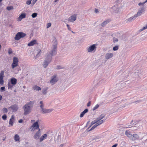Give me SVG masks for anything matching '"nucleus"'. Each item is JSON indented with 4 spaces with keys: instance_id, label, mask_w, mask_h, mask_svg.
<instances>
[{
    "instance_id": "nucleus-1",
    "label": "nucleus",
    "mask_w": 147,
    "mask_h": 147,
    "mask_svg": "<svg viewBox=\"0 0 147 147\" xmlns=\"http://www.w3.org/2000/svg\"><path fill=\"white\" fill-rule=\"evenodd\" d=\"M34 104L33 101H30L26 104L23 107L24 115H26L30 113L32 111Z\"/></svg>"
},
{
    "instance_id": "nucleus-2",
    "label": "nucleus",
    "mask_w": 147,
    "mask_h": 147,
    "mask_svg": "<svg viewBox=\"0 0 147 147\" xmlns=\"http://www.w3.org/2000/svg\"><path fill=\"white\" fill-rule=\"evenodd\" d=\"M52 44V50L48 53H49L51 55H55L56 54V49L57 48V39L55 37L53 38V40L51 43Z\"/></svg>"
},
{
    "instance_id": "nucleus-3",
    "label": "nucleus",
    "mask_w": 147,
    "mask_h": 147,
    "mask_svg": "<svg viewBox=\"0 0 147 147\" xmlns=\"http://www.w3.org/2000/svg\"><path fill=\"white\" fill-rule=\"evenodd\" d=\"M49 53H47L45 55V58L42 64V66L45 68H46L49 64L51 61L52 56Z\"/></svg>"
},
{
    "instance_id": "nucleus-4",
    "label": "nucleus",
    "mask_w": 147,
    "mask_h": 147,
    "mask_svg": "<svg viewBox=\"0 0 147 147\" xmlns=\"http://www.w3.org/2000/svg\"><path fill=\"white\" fill-rule=\"evenodd\" d=\"M38 120H37V121L34 122L30 127V129L31 131H34L36 129H38V130H40L38 123Z\"/></svg>"
},
{
    "instance_id": "nucleus-5",
    "label": "nucleus",
    "mask_w": 147,
    "mask_h": 147,
    "mask_svg": "<svg viewBox=\"0 0 147 147\" xmlns=\"http://www.w3.org/2000/svg\"><path fill=\"white\" fill-rule=\"evenodd\" d=\"M26 35V34L23 32H18L16 35L14 39L15 40H19L21 38L24 37Z\"/></svg>"
},
{
    "instance_id": "nucleus-6",
    "label": "nucleus",
    "mask_w": 147,
    "mask_h": 147,
    "mask_svg": "<svg viewBox=\"0 0 147 147\" xmlns=\"http://www.w3.org/2000/svg\"><path fill=\"white\" fill-rule=\"evenodd\" d=\"M18 57H14L13 59V63L11 64V67L13 69L18 65Z\"/></svg>"
},
{
    "instance_id": "nucleus-7",
    "label": "nucleus",
    "mask_w": 147,
    "mask_h": 147,
    "mask_svg": "<svg viewBox=\"0 0 147 147\" xmlns=\"http://www.w3.org/2000/svg\"><path fill=\"white\" fill-rule=\"evenodd\" d=\"M96 45L94 44L88 46L87 48V51L89 53H91L95 51L96 49Z\"/></svg>"
},
{
    "instance_id": "nucleus-8",
    "label": "nucleus",
    "mask_w": 147,
    "mask_h": 147,
    "mask_svg": "<svg viewBox=\"0 0 147 147\" xmlns=\"http://www.w3.org/2000/svg\"><path fill=\"white\" fill-rule=\"evenodd\" d=\"M58 80V78L56 75H53L51 78L50 81V83L52 85H53L55 84Z\"/></svg>"
},
{
    "instance_id": "nucleus-9",
    "label": "nucleus",
    "mask_w": 147,
    "mask_h": 147,
    "mask_svg": "<svg viewBox=\"0 0 147 147\" xmlns=\"http://www.w3.org/2000/svg\"><path fill=\"white\" fill-rule=\"evenodd\" d=\"M41 135V133L40 130H38L34 134L33 136L34 139L36 140L39 139Z\"/></svg>"
},
{
    "instance_id": "nucleus-10",
    "label": "nucleus",
    "mask_w": 147,
    "mask_h": 147,
    "mask_svg": "<svg viewBox=\"0 0 147 147\" xmlns=\"http://www.w3.org/2000/svg\"><path fill=\"white\" fill-rule=\"evenodd\" d=\"M4 76V71H1L0 73V84L1 85H3V84Z\"/></svg>"
},
{
    "instance_id": "nucleus-11",
    "label": "nucleus",
    "mask_w": 147,
    "mask_h": 147,
    "mask_svg": "<svg viewBox=\"0 0 147 147\" xmlns=\"http://www.w3.org/2000/svg\"><path fill=\"white\" fill-rule=\"evenodd\" d=\"M103 120H98V119H96L91 122L92 124H94L95 123H96L98 125L102 124L104 122Z\"/></svg>"
},
{
    "instance_id": "nucleus-12",
    "label": "nucleus",
    "mask_w": 147,
    "mask_h": 147,
    "mask_svg": "<svg viewBox=\"0 0 147 147\" xmlns=\"http://www.w3.org/2000/svg\"><path fill=\"white\" fill-rule=\"evenodd\" d=\"M144 8L143 7L139 9L138 10L137 13L135 14L136 17H138L141 16L144 12Z\"/></svg>"
},
{
    "instance_id": "nucleus-13",
    "label": "nucleus",
    "mask_w": 147,
    "mask_h": 147,
    "mask_svg": "<svg viewBox=\"0 0 147 147\" xmlns=\"http://www.w3.org/2000/svg\"><path fill=\"white\" fill-rule=\"evenodd\" d=\"M53 110V109H46L45 108H44L42 110H41V111L43 114H46L51 113Z\"/></svg>"
},
{
    "instance_id": "nucleus-14",
    "label": "nucleus",
    "mask_w": 147,
    "mask_h": 147,
    "mask_svg": "<svg viewBox=\"0 0 147 147\" xmlns=\"http://www.w3.org/2000/svg\"><path fill=\"white\" fill-rule=\"evenodd\" d=\"M113 56V54L111 53H107L105 55V59L108 60L111 58Z\"/></svg>"
},
{
    "instance_id": "nucleus-15",
    "label": "nucleus",
    "mask_w": 147,
    "mask_h": 147,
    "mask_svg": "<svg viewBox=\"0 0 147 147\" xmlns=\"http://www.w3.org/2000/svg\"><path fill=\"white\" fill-rule=\"evenodd\" d=\"M76 19V16L74 14L69 17L68 20L70 22H73L75 21Z\"/></svg>"
},
{
    "instance_id": "nucleus-16",
    "label": "nucleus",
    "mask_w": 147,
    "mask_h": 147,
    "mask_svg": "<svg viewBox=\"0 0 147 147\" xmlns=\"http://www.w3.org/2000/svg\"><path fill=\"white\" fill-rule=\"evenodd\" d=\"M36 44H37V41L35 40H31L29 43L28 44V45L29 46H32Z\"/></svg>"
},
{
    "instance_id": "nucleus-17",
    "label": "nucleus",
    "mask_w": 147,
    "mask_h": 147,
    "mask_svg": "<svg viewBox=\"0 0 147 147\" xmlns=\"http://www.w3.org/2000/svg\"><path fill=\"white\" fill-rule=\"evenodd\" d=\"M47 135L46 134H43L39 138V141L42 142L45 139H47Z\"/></svg>"
},
{
    "instance_id": "nucleus-18",
    "label": "nucleus",
    "mask_w": 147,
    "mask_h": 147,
    "mask_svg": "<svg viewBox=\"0 0 147 147\" xmlns=\"http://www.w3.org/2000/svg\"><path fill=\"white\" fill-rule=\"evenodd\" d=\"M14 121V117L13 115L11 116L10 119H9V124L10 126H12L13 125V123Z\"/></svg>"
},
{
    "instance_id": "nucleus-19",
    "label": "nucleus",
    "mask_w": 147,
    "mask_h": 147,
    "mask_svg": "<svg viewBox=\"0 0 147 147\" xmlns=\"http://www.w3.org/2000/svg\"><path fill=\"white\" fill-rule=\"evenodd\" d=\"M135 14L133 16H132L128 19H127L126 21L127 22H130L134 21L137 18Z\"/></svg>"
},
{
    "instance_id": "nucleus-20",
    "label": "nucleus",
    "mask_w": 147,
    "mask_h": 147,
    "mask_svg": "<svg viewBox=\"0 0 147 147\" xmlns=\"http://www.w3.org/2000/svg\"><path fill=\"white\" fill-rule=\"evenodd\" d=\"M26 14L25 13L21 14L18 18V20L19 21H21L22 19L25 18Z\"/></svg>"
},
{
    "instance_id": "nucleus-21",
    "label": "nucleus",
    "mask_w": 147,
    "mask_h": 147,
    "mask_svg": "<svg viewBox=\"0 0 147 147\" xmlns=\"http://www.w3.org/2000/svg\"><path fill=\"white\" fill-rule=\"evenodd\" d=\"M125 134L129 138H132V134L129 130H127L125 132Z\"/></svg>"
},
{
    "instance_id": "nucleus-22",
    "label": "nucleus",
    "mask_w": 147,
    "mask_h": 147,
    "mask_svg": "<svg viewBox=\"0 0 147 147\" xmlns=\"http://www.w3.org/2000/svg\"><path fill=\"white\" fill-rule=\"evenodd\" d=\"M14 139L16 142H20V137L19 135L16 134L14 136Z\"/></svg>"
},
{
    "instance_id": "nucleus-23",
    "label": "nucleus",
    "mask_w": 147,
    "mask_h": 147,
    "mask_svg": "<svg viewBox=\"0 0 147 147\" xmlns=\"http://www.w3.org/2000/svg\"><path fill=\"white\" fill-rule=\"evenodd\" d=\"M139 138V136L137 134H134L132 135V138L131 139L132 140H138Z\"/></svg>"
},
{
    "instance_id": "nucleus-24",
    "label": "nucleus",
    "mask_w": 147,
    "mask_h": 147,
    "mask_svg": "<svg viewBox=\"0 0 147 147\" xmlns=\"http://www.w3.org/2000/svg\"><path fill=\"white\" fill-rule=\"evenodd\" d=\"M10 108L13 110V112H16L18 109V106L16 105H14L11 106Z\"/></svg>"
},
{
    "instance_id": "nucleus-25",
    "label": "nucleus",
    "mask_w": 147,
    "mask_h": 147,
    "mask_svg": "<svg viewBox=\"0 0 147 147\" xmlns=\"http://www.w3.org/2000/svg\"><path fill=\"white\" fill-rule=\"evenodd\" d=\"M17 80L15 78H12L11 80V83L13 85H15L17 83Z\"/></svg>"
},
{
    "instance_id": "nucleus-26",
    "label": "nucleus",
    "mask_w": 147,
    "mask_h": 147,
    "mask_svg": "<svg viewBox=\"0 0 147 147\" xmlns=\"http://www.w3.org/2000/svg\"><path fill=\"white\" fill-rule=\"evenodd\" d=\"M110 22V20H107L104 21L101 24L102 26L103 27H104L106 24H108Z\"/></svg>"
},
{
    "instance_id": "nucleus-27",
    "label": "nucleus",
    "mask_w": 147,
    "mask_h": 147,
    "mask_svg": "<svg viewBox=\"0 0 147 147\" xmlns=\"http://www.w3.org/2000/svg\"><path fill=\"white\" fill-rule=\"evenodd\" d=\"M88 111V110L87 109H85L83 111H82L81 113L80 117H82L84 115V114Z\"/></svg>"
},
{
    "instance_id": "nucleus-28",
    "label": "nucleus",
    "mask_w": 147,
    "mask_h": 147,
    "mask_svg": "<svg viewBox=\"0 0 147 147\" xmlns=\"http://www.w3.org/2000/svg\"><path fill=\"white\" fill-rule=\"evenodd\" d=\"M32 89L36 91H39L41 90L40 88L36 85L33 86L32 87Z\"/></svg>"
},
{
    "instance_id": "nucleus-29",
    "label": "nucleus",
    "mask_w": 147,
    "mask_h": 147,
    "mask_svg": "<svg viewBox=\"0 0 147 147\" xmlns=\"http://www.w3.org/2000/svg\"><path fill=\"white\" fill-rule=\"evenodd\" d=\"M40 51L41 50L40 49H38L37 50V54L35 57V59L38 57L40 55Z\"/></svg>"
},
{
    "instance_id": "nucleus-30",
    "label": "nucleus",
    "mask_w": 147,
    "mask_h": 147,
    "mask_svg": "<svg viewBox=\"0 0 147 147\" xmlns=\"http://www.w3.org/2000/svg\"><path fill=\"white\" fill-rule=\"evenodd\" d=\"M7 85L8 89H12V88L13 87V84H12L11 83H8Z\"/></svg>"
},
{
    "instance_id": "nucleus-31",
    "label": "nucleus",
    "mask_w": 147,
    "mask_h": 147,
    "mask_svg": "<svg viewBox=\"0 0 147 147\" xmlns=\"http://www.w3.org/2000/svg\"><path fill=\"white\" fill-rule=\"evenodd\" d=\"M105 116V115L102 114L99 117H98L97 119H98V120H102Z\"/></svg>"
},
{
    "instance_id": "nucleus-32",
    "label": "nucleus",
    "mask_w": 147,
    "mask_h": 147,
    "mask_svg": "<svg viewBox=\"0 0 147 147\" xmlns=\"http://www.w3.org/2000/svg\"><path fill=\"white\" fill-rule=\"evenodd\" d=\"M47 89L45 88L43 89L42 90V92L44 95H45L47 93Z\"/></svg>"
},
{
    "instance_id": "nucleus-33",
    "label": "nucleus",
    "mask_w": 147,
    "mask_h": 147,
    "mask_svg": "<svg viewBox=\"0 0 147 147\" xmlns=\"http://www.w3.org/2000/svg\"><path fill=\"white\" fill-rule=\"evenodd\" d=\"M146 29H147V23L145 25V26H143L142 28L140 30V31H142Z\"/></svg>"
},
{
    "instance_id": "nucleus-34",
    "label": "nucleus",
    "mask_w": 147,
    "mask_h": 147,
    "mask_svg": "<svg viewBox=\"0 0 147 147\" xmlns=\"http://www.w3.org/2000/svg\"><path fill=\"white\" fill-rule=\"evenodd\" d=\"M40 107L41 109V110H42L43 109H44V105L43 103V102L42 101H40Z\"/></svg>"
},
{
    "instance_id": "nucleus-35",
    "label": "nucleus",
    "mask_w": 147,
    "mask_h": 147,
    "mask_svg": "<svg viewBox=\"0 0 147 147\" xmlns=\"http://www.w3.org/2000/svg\"><path fill=\"white\" fill-rule=\"evenodd\" d=\"M96 124L94 125L90 129V130H91L94 128H95L97 126H98V125L96 123H95Z\"/></svg>"
},
{
    "instance_id": "nucleus-36",
    "label": "nucleus",
    "mask_w": 147,
    "mask_h": 147,
    "mask_svg": "<svg viewBox=\"0 0 147 147\" xmlns=\"http://www.w3.org/2000/svg\"><path fill=\"white\" fill-rule=\"evenodd\" d=\"M32 0H28L26 2V3L28 5H29L31 3Z\"/></svg>"
},
{
    "instance_id": "nucleus-37",
    "label": "nucleus",
    "mask_w": 147,
    "mask_h": 147,
    "mask_svg": "<svg viewBox=\"0 0 147 147\" xmlns=\"http://www.w3.org/2000/svg\"><path fill=\"white\" fill-rule=\"evenodd\" d=\"M37 13H32V16L33 18H35L37 16Z\"/></svg>"
},
{
    "instance_id": "nucleus-38",
    "label": "nucleus",
    "mask_w": 147,
    "mask_h": 147,
    "mask_svg": "<svg viewBox=\"0 0 147 147\" xmlns=\"http://www.w3.org/2000/svg\"><path fill=\"white\" fill-rule=\"evenodd\" d=\"M3 112L4 113H6L7 112V109L6 108H4L3 109Z\"/></svg>"
},
{
    "instance_id": "nucleus-39",
    "label": "nucleus",
    "mask_w": 147,
    "mask_h": 147,
    "mask_svg": "<svg viewBox=\"0 0 147 147\" xmlns=\"http://www.w3.org/2000/svg\"><path fill=\"white\" fill-rule=\"evenodd\" d=\"M5 87L4 86L1 87L0 88V91L1 92L4 91H5Z\"/></svg>"
},
{
    "instance_id": "nucleus-40",
    "label": "nucleus",
    "mask_w": 147,
    "mask_h": 147,
    "mask_svg": "<svg viewBox=\"0 0 147 147\" xmlns=\"http://www.w3.org/2000/svg\"><path fill=\"white\" fill-rule=\"evenodd\" d=\"M13 52L11 49L10 48H9L8 51V53L9 54H11Z\"/></svg>"
},
{
    "instance_id": "nucleus-41",
    "label": "nucleus",
    "mask_w": 147,
    "mask_h": 147,
    "mask_svg": "<svg viewBox=\"0 0 147 147\" xmlns=\"http://www.w3.org/2000/svg\"><path fill=\"white\" fill-rule=\"evenodd\" d=\"M99 107V105H96L93 108V110H95L96 109H97Z\"/></svg>"
},
{
    "instance_id": "nucleus-42",
    "label": "nucleus",
    "mask_w": 147,
    "mask_h": 147,
    "mask_svg": "<svg viewBox=\"0 0 147 147\" xmlns=\"http://www.w3.org/2000/svg\"><path fill=\"white\" fill-rule=\"evenodd\" d=\"M51 23H48L47 24V28H48L51 26Z\"/></svg>"
},
{
    "instance_id": "nucleus-43",
    "label": "nucleus",
    "mask_w": 147,
    "mask_h": 147,
    "mask_svg": "<svg viewBox=\"0 0 147 147\" xmlns=\"http://www.w3.org/2000/svg\"><path fill=\"white\" fill-rule=\"evenodd\" d=\"M2 117L3 120H6L7 119V116L5 114L2 116Z\"/></svg>"
},
{
    "instance_id": "nucleus-44",
    "label": "nucleus",
    "mask_w": 147,
    "mask_h": 147,
    "mask_svg": "<svg viewBox=\"0 0 147 147\" xmlns=\"http://www.w3.org/2000/svg\"><path fill=\"white\" fill-rule=\"evenodd\" d=\"M118 49V46H115L113 48V50L114 51L117 50Z\"/></svg>"
},
{
    "instance_id": "nucleus-45",
    "label": "nucleus",
    "mask_w": 147,
    "mask_h": 147,
    "mask_svg": "<svg viewBox=\"0 0 147 147\" xmlns=\"http://www.w3.org/2000/svg\"><path fill=\"white\" fill-rule=\"evenodd\" d=\"M13 7L12 6H8L7 7V9L8 10H10L12 9Z\"/></svg>"
},
{
    "instance_id": "nucleus-46",
    "label": "nucleus",
    "mask_w": 147,
    "mask_h": 147,
    "mask_svg": "<svg viewBox=\"0 0 147 147\" xmlns=\"http://www.w3.org/2000/svg\"><path fill=\"white\" fill-rule=\"evenodd\" d=\"M37 0H33L32 3V6H33L35 4Z\"/></svg>"
},
{
    "instance_id": "nucleus-47",
    "label": "nucleus",
    "mask_w": 147,
    "mask_h": 147,
    "mask_svg": "<svg viewBox=\"0 0 147 147\" xmlns=\"http://www.w3.org/2000/svg\"><path fill=\"white\" fill-rule=\"evenodd\" d=\"M118 40L117 38H113V41L114 42H117L118 41Z\"/></svg>"
},
{
    "instance_id": "nucleus-48",
    "label": "nucleus",
    "mask_w": 147,
    "mask_h": 147,
    "mask_svg": "<svg viewBox=\"0 0 147 147\" xmlns=\"http://www.w3.org/2000/svg\"><path fill=\"white\" fill-rule=\"evenodd\" d=\"M145 3L144 2L143 3H140L138 4V5L139 6H141L143 5H144V4H145Z\"/></svg>"
},
{
    "instance_id": "nucleus-49",
    "label": "nucleus",
    "mask_w": 147,
    "mask_h": 147,
    "mask_svg": "<svg viewBox=\"0 0 147 147\" xmlns=\"http://www.w3.org/2000/svg\"><path fill=\"white\" fill-rule=\"evenodd\" d=\"M66 26L68 30H69L71 31V28L70 27L69 25L68 24H67Z\"/></svg>"
},
{
    "instance_id": "nucleus-50",
    "label": "nucleus",
    "mask_w": 147,
    "mask_h": 147,
    "mask_svg": "<svg viewBox=\"0 0 147 147\" xmlns=\"http://www.w3.org/2000/svg\"><path fill=\"white\" fill-rule=\"evenodd\" d=\"M90 104H91V102H89L87 104V106L88 107H89L90 106Z\"/></svg>"
},
{
    "instance_id": "nucleus-51",
    "label": "nucleus",
    "mask_w": 147,
    "mask_h": 147,
    "mask_svg": "<svg viewBox=\"0 0 147 147\" xmlns=\"http://www.w3.org/2000/svg\"><path fill=\"white\" fill-rule=\"evenodd\" d=\"M117 144H116L112 146V147H116L117 145Z\"/></svg>"
},
{
    "instance_id": "nucleus-52",
    "label": "nucleus",
    "mask_w": 147,
    "mask_h": 147,
    "mask_svg": "<svg viewBox=\"0 0 147 147\" xmlns=\"http://www.w3.org/2000/svg\"><path fill=\"white\" fill-rule=\"evenodd\" d=\"M23 122V120L22 119H20L18 121L19 123H22Z\"/></svg>"
},
{
    "instance_id": "nucleus-53",
    "label": "nucleus",
    "mask_w": 147,
    "mask_h": 147,
    "mask_svg": "<svg viewBox=\"0 0 147 147\" xmlns=\"http://www.w3.org/2000/svg\"><path fill=\"white\" fill-rule=\"evenodd\" d=\"M95 12L96 13H98V12H99V11H98V9H96L95 10Z\"/></svg>"
},
{
    "instance_id": "nucleus-54",
    "label": "nucleus",
    "mask_w": 147,
    "mask_h": 147,
    "mask_svg": "<svg viewBox=\"0 0 147 147\" xmlns=\"http://www.w3.org/2000/svg\"><path fill=\"white\" fill-rule=\"evenodd\" d=\"M57 68H58V69H62V68L61 67L59 66H57Z\"/></svg>"
},
{
    "instance_id": "nucleus-55",
    "label": "nucleus",
    "mask_w": 147,
    "mask_h": 147,
    "mask_svg": "<svg viewBox=\"0 0 147 147\" xmlns=\"http://www.w3.org/2000/svg\"><path fill=\"white\" fill-rule=\"evenodd\" d=\"M2 0H0V5H1L2 4L1 2Z\"/></svg>"
},
{
    "instance_id": "nucleus-56",
    "label": "nucleus",
    "mask_w": 147,
    "mask_h": 147,
    "mask_svg": "<svg viewBox=\"0 0 147 147\" xmlns=\"http://www.w3.org/2000/svg\"><path fill=\"white\" fill-rule=\"evenodd\" d=\"M2 98V96L1 95H0V100H1Z\"/></svg>"
},
{
    "instance_id": "nucleus-57",
    "label": "nucleus",
    "mask_w": 147,
    "mask_h": 147,
    "mask_svg": "<svg viewBox=\"0 0 147 147\" xmlns=\"http://www.w3.org/2000/svg\"><path fill=\"white\" fill-rule=\"evenodd\" d=\"M23 88H26V86H23Z\"/></svg>"
},
{
    "instance_id": "nucleus-58",
    "label": "nucleus",
    "mask_w": 147,
    "mask_h": 147,
    "mask_svg": "<svg viewBox=\"0 0 147 147\" xmlns=\"http://www.w3.org/2000/svg\"><path fill=\"white\" fill-rule=\"evenodd\" d=\"M147 2V0H146V1L144 2L145 3H146Z\"/></svg>"
},
{
    "instance_id": "nucleus-59",
    "label": "nucleus",
    "mask_w": 147,
    "mask_h": 147,
    "mask_svg": "<svg viewBox=\"0 0 147 147\" xmlns=\"http://www.w3.org/2000/svg\"><path fill=\"white\" fill-rule=\"evenodd\" d=\"M71 32H72L73 33H75V32H73V31H71Z\"/></svg>"
},
{
    "instance_id": "nucleus-60",
    "label": "nucleus",
    "mask_w": 147,
    "mask_h": 147,
    "mask_svg": "<svg viewBox=\"0 0 147 147\" xmlns=\"http://www.w3.org/2000/svg\"><path fill=\"white\" fill-rule=\"evenodd\" d=\"M33 121V122H34V120H32L31 121Z\"/></svg>"
},
{
    "instance_id": "nucleus-61",
    "label": "nucleus",
    "mask_w": 147,
    "mask_h": 147,
    "mask_svg": "<svg viewBox=\"0 0 147 147\" xmlns=\"http://www.w3.org/2000/svg\"><path fill=\"white\" fill-rule=\"evenodd\" d=\"M33 121V122H34V120H32L31 121Z\"/></svg>"
},
{
    "instance_id": "nucleus-62",
    "label": "nucleus",
    "mask_w": 147,
    "mask_h": 147,
    "mask_svg": "<svg viewBox=\"0 0 147 147\" xmlns=\"http://www.w3.org/2000/svg\"><path fill=\"white\" fill-rule=\"evenodd\" d=\"M5 140V139H3V140Z\"/></svg>"
}]
</instances>
